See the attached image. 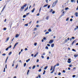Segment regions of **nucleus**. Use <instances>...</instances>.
<instances>
[{"label":"nucleus","instance_id":"nucleus-48","mask_svg":"<svg viewBox=\"0 0 78 78\" xmlns=\"http://www.w3.org/2000/svg\"><path fill=\"white\" fill-rule=\"evenodd\" d=\"M38 77H39V78H41V75H38Z\"/></svg>","mask_w":78,"mask_h":78},{"label":"nucleus","instance_id":"nucleus-60","mask_svg":"<svg viewBox=\"0 0 78 78\" xmlns=\"http://www.w3.org/2000/svg\"><path fill=\"white\" fill-rule=\"evenodd\" d=\"M73 20V19H70V22H72V21Z\"/></svg>","mask_w":78,"mask_h":78},{"label":"nucleus","instance_id":"nucleus-44","mask_svg":"<svg viewBox=\"0 0 78 78\" xmlns=\"http://www.w3.org/2000/svg\"><path fill=\"white\" fill-rule=\"evenodd\" d=\"M55 11H53L52 12V14H55Z\"/></svg>","mask_w":78,"mask_h":78},{"label":"nucleus","instance_id":"nucleus-38","mask_svg":"<svg viewBox=\"0 0 78 78\" xmlns=\"http://www.w3.org/2000/svg\"><path fill=\"white\" fill-rule=\"evenodd\" d=\"M75 76H76V75H73V78H75Z\"/></svg>","mask_w":78,"mask_h":78},{"label":"nucleus","instance_id":"nucleus-28","mask_svg":"<svg viewBox=\"0 0 78 78\" xmlns=\"http://www.w3.org/2000/svg\"><path fill=\"white\" fill-rule=\"evenodd\" d=\"M51 47H54V44H53L51 45Z\"/></svg>","mask_w":78,"mask_h":78},{"label":"nucleus","instance_id":"nucleus-53","mask_svg":"<svg viewBox=\"0 0 78 78\" xmlns=\"http://www.w3.org/2000/svg\"><path fill=\"white\" fill-rule=\"evenodd\" d=\"M61 73H59L58 74V75H61Z\"/></svg>","mask_w":78,"mask_h":78},{"label":"nucleus","instance_id":"nucleus-56","mask_svg":"<svg viewBox=\"0 0 78 78\" xmlns=\"http://www.w3.org/2000/svg\"><path fill=\"white\" fill-rule=\"evenodd\" d=\"M56 65V66H59V63H57V64L56 65Z\"/></svg>","mask_w":78,"mask_h":78},{"label":"nucleus","instance_id":"nucleus-14","mask_svg":"<svg viewBox=\"0 0 78 78\" xmlns=\"http://www.w3.org/2000/svg\"><path fill=\"white\" fill-rule=\"evenodd\" d=\"M54 71H55V69H53L52 71H51V73H53V72H54Z\"/></svg>","mask_w":78,"mask_h":78},{"label":"nucleus","instance_id":"nucleus-49","mask_svg":"<svg viewBox=\"0 0 78 78\" xmlns=\"http://www.w3.org/2000/svg\"><path fill=\"white\" fill-rule=\"evenodd\" d=\"M50 5H48V8L49 9L50 8Z\"/></svg>","mask_w":78,"mask_h":78},{"label":"nucleus","instance_id":"nucleus-30","mask_svg":"<svg viewBox=\"0 0 78 78\" xmlns=\"http://www.w3.org/2000/svg\"><path fill=\"white\" fill-rule=\"evenodd\" d=\"M30 72V70H28V71H27V75H28V73Z\"/></svg>","mask_w":78,"mask_h":78},{"label":"nucleus","instance_id":"nucleus-17","mask_svg":"<svg viewBox=\"0 0 78 78\" xmlns=\"http://www.w3.org/2000/svg\"><path fill=\"white\" fill-rule=\"evenodd\" d=\"M48 6V4H46L45 5H44V7H46Z\"/></svg>","mask_w":78,"mask_h":78},{"label":"nucleus","instance_id":"nucleus-33","mask_svg":"<svg viewBox=\"0 0 78 78\" xmlns=\"http://www.w3.org/2000/svg\"><path fill=\"white\" fill-rule=\"evenodd\" d=\"M69 20V18H67L66 19V21H68V20Z\"/></svg>","mask_w":78,"mask_h":78},{"label":"nucleus","instance_id":"nucleus-45","mask_svg":"<svg viewBox=\"0 0 78 78\" xmlns=\"http://www.w3.org/2000/svg\"><path fill=\"white\" fill-rule=\"evenodd\" d=\"M45 48L46 49H48V46H46V48Z\"/></svg>","mask_w":78,"mask_h":78},{"label":"nucleus","instance_id":"nucleus-11","mask_svg":"<svg viewBox=\"0 0 78 78\" xmlns=\"http://www.w3.org/2000/svg\"><path fill=\"white\" fill-rule=\"evenodd\" d=\"M71 2L72 3H73V2L75 3V0H71Z\"/></svg>","mask_w":78,"mask_h":78},{"label":"nucleus","instance_id":"nucleus-47","mask_svg":"<svg viewBox=\"0 0 78 78\" xmlns=\"http://www.w3.org/2000/svg\"><path fill=\"white\" fill-rule=\"evenodd\" d=\"M45 70H44V72L43 73V75H44V74H45Z\"/></svg>","mask_w":78,"mask_h":78},{"label":"nucleus","instance_id":"nucleus-25","mask_svg":"<svg viewBox=\"0 0 78 78\" xmlns=\"http://www.w3.org/2000/svg\"><path fill=\"white\" fill-rule=\"evenodd\" d=\"M56 65H55L54 66V68L53 69H55V67H56Z\"/></svg>","mask_w":78,"mask_h":78},{"label":"nucleus","instance_id":"nucleus-2","mask_svg":"<svg viewBox=\"0 0 78 78\" xmlns=\"http://www.w3.org/2000/svg\"><path fill=\"white\" fill-rule=\"evenodd\" d=\"M58 3V1H55L53 4H52V7H55V6L56 5V3Z\"/></svg>","mask_w":78,"mask_h":78},{"label":"nucleus","instance_id":"nucleus-10","mask_svg":"<svg viewBox=\"0 0 78 78\" xmlns=\"http://www.w3.org/2000/svg\"><path fill=\"white\" fill-rule=\"evenodd\" d=\"M18 36H19V35L18 34H16L15 36V37H18Z\"/></svg>","mask_w":78,"mask_h":78},{"label":"nucleus","instance_id":"nucleus-1","mask_svg":"<svg viewBox=\"0 0 78 78\" xmlns=\"http://www.w3.org/2000/svg\"><path fill=\"white\" fill-rule=\"evenodd\" d=\"M27 4H25L23 5V6L21 7V9H20V11H22V9H24V7H26L27 6Z\"/></svg>","mask_w":78,"mask_h":78},{"label":"nucleus","instance_id":"nucleus-6","mask_svg":"<svg viewBox=\"0 0 78 78\" xmlns=\"http://www.w3.org/2000/svg\"><path fill=\"white\" fill-rule=\"evenodd\" d=\"M35 8H33L31 11L33 13L34 12V10H35Z\"/></svg>","mask_w":78,"mask_h":78},{"label":"nucleus","instance_id":"nucleus-27","mask_svg":"<svg viewBox=\"0 0 78 78\" xmlns=\"http://www.w3.org/2000/svg\"><path fill=\"white\" fill-rule=\"evenodd\" d=\"M26 65H27V63H24V67H25Z\"/></svg>","mask_w":78,"mask_h":78},{"label":"nucleus","instance_id":"nucleus-7","mask_svg":"<svg viewBox=\"0 0 78 78\" xmlns=\"http://www.w3.org/2000/svg\"><path fill=\"white\" fill-rule=\"evenodd\" d=\"M74 56L75 58H76V57H78V54L75 55H74Z\"/></svg>","mask_w":78,"mask_h":78},{"label":"nucleus","instance_id":"nucleus-43","mask_svg":"<svg viewBox=\"0 0 78 78\" xmlns=\"http://www.w3.org/2000/svg\"><path fill=\"white\" fill-rule=\"evenodd\" d=\"M67 9H69V8L67 7L65 8V10H67Z\"/></svg>","mask_w":78,"mask_h":78},{"label":"nucleus","instance_id":"nucleus-20","mask_svg":"<svg viewBox=\"0 0 78 78\" xmlns=\"http://www.w3.org/2000/svg\"><path fill=\"white\" fill-rule=\"evenodd\" d=\"M42 9V7H41L39 10V12H41V9Z\"/></svg>","mask_w":78,"mask_h":78},{"label":"nucleus","instance_id":"nucleus-58","mask_svg":"<svg viewBox=\"0 0 78 78\" xmlns=\"http://www.w3.org/2000/svg\"><path fill=\"white\" fill-rule=\"evenodd\" d=\"M14 61L13 62V63L12 64V67H14Z\"/></svg>","mask_w":78,"mask_h":78},{"label":"nucleus","instance_id":"nucleus-41","mask_svg":"<svg viewBox=\"0 0 78 78\" xmlns=\"http://www.w3.org/2000/svg\"><path fill=\"white\" fill-rule=\"evenodd\" d=\"M65 42H67V39H66L65 40Z\"/></svg>","mask_w":78,"mask_h":78},{"label":"nucleus","instance_id":"nucleus-52","mask_svg":"<svg viewBox=\"0 0 78 78\" xmlns=\"http://www.w3.org/2000/svg\"><path fill=\"white\" fill-rule=\"evenodd\" d=\"M37 30V28H34V31H36V30Z\"/></svg>","mask_w":78,"mask_h":78},{"label":"nucleus","instance_id":"nucleus-19","mask_svg":"<svg viewBox=\"0 0 78 78\" xmlns=\"http://www.w3.org/2000/svg\"><path fill=\"white\" fill-rule=\"evenodd\" d=\"M9 37H8L6 39V42H7V41H8L9 40Z\"/></svg>","mask_w":78,"mask_h":78},{"label":"nucleus","instance_id":"nucleus-34","mask_svg":"<svg viewBox=\"0 0 78 78\" xmlns=\"http://www.w3.org/2000/svg\"><path fill=\"white\" fill-rule=\"evenodd\" d=\"M23 18H25V17H26V15H24L23 16Z\"/></svg>","mask_w":78,"mask_h":78},{"label":"nucleus","instance_id":"nucleus-23","mask_svg":"<svg viewBox=\"0 0 78 78\" xmlns=\"http://www.w3.org/2000/svg\"><path fill=\"white\" fill-rule=\"evenodd\" d=\"M47 67H47V66H46L44 68V70H46L47 69Z\"/></svg>","mask_w":78,"mask_h":78},{"label":"nucleus","instance_id":"nucleus-51","mask_svg":"<svg viewBox=\"0 0 78 78\" xmlns=\"http://www.w3.org/2000/svg\"><path fill=\"white\" fill-rule=\"evenodd\" d=\"M8 57L5 60V63L6 62V61H7V60L8 59Z\"/></svg>","mask_w":78,"mask_h":78},{"label":"nucleus","instance_id":"nucleus-46","mask_svg":"<svg viewBox=\"0 0 78 78\" xmlns=\"http://www.w3.org/2000/svg\"><path fill=\"white\" fill-rule=\"evenodd\" d=\"M41 70H42L41 69H40L38 70V72H41Z\"/></svg>","mask_w":78,"mask_h":78},{"label":"nucleus","instance_id":"nucleus-32","mask_svg":"<svg viewBox=\"0 0 78 78\" xmlns=\"http://www.w3.org/2000/svg\"><path fill=\"white\" fill-rule=\"evenodd\" d=\"M11 53H12V52H10L9 53V55H11Z\"/></svg>","mask_w":78,"mask_h":78},{"label":"nucleus","instance_id":"nucleus-61","mask_svg":"<svg viewBox=\"0 0 78 78\" xmlns=\"http://www.w3.org/2000/svg\"><path fill=\"white\" fill-rule=\"evenodd\" d=\"M41 58H42V59H44V56H41Z\"/></svg>","mask_w":78,"mask_h":78},{"label":"nucleus","instance_id":"nucleus-5","mask_svg":"<svg viewBox=\"0 0 78 78\" xmlns=\"http://www.w3.org/2000/svg\"><path fill=\"white\" fill-rule=\"evenodd\" d=\"M5 8H6V5H5L4 6V7L3 8L1 12H3V10H4V9H5Z\"/></svg>","mask_w":78,"mask_h":78},{"label":"nucleus","instance_id":"nucleus-15","mask_svg":"<svg viewBox=\"0 0 78 78\" xmlns=\"http://www.w3.org/2000/svg\"><path fill=\"white\" fill-rule=\"evenodd\" d=\"M18 42H16L14 45L15 47H16V46L17 45V44H18Z\"/></svg>","mask_w":78,"mask_h":78},{"label":"nucleus","instance_id":"nucleus-29","mask_svg":"<svg viewBox=\"0 0 78 78\" xmlns=\"http://www.w3.org/2000/svg\"><path fill=\"white\" fill-rule=\"evenodd\" d=\"M49 33V32H47L45 33V34H48Z\"/></svg>","mask_w":78,"mask_h":78},{"label":"nucleus","instance_id":"nucleus-31","mask_svg":"<svg viewBox=\"0 0 78 78\" xmlns=\"http://www.w3.org/2000/svg\"><path fill=\"white\" fill-rule=\"evenodd\" d=\"M8 49H9V48L8 47L7 48H6V49H5V50L6 51H8Z\"/></svg>","mask_w":78,"mask_h":78},{"label":"nucleus","instance_id":"nucleus-35","mask_svg":"<svg viewBox=\"0 0 78 78\" xmlns=\"http://www.w3.org/2000/svg\"><path fill=\"white\" fill-rule=\"evenodd\" d=\"M12 46L11 45H10L8 47V48H11V47H12Z\"/></svg>","mask_w":78,"mask_h":78},{"label":"nucleus","instance_id":"nucleus-50","mask_svg":"<svg viewBox=\"0 0 78 78\" xmlns=\"http://www.w3.org/2000/svg\"><path fill=\"white\" fill-rule=\"evenodd\" d=\"M52 68H53V66H51V69H50V70L51 71V70H52Z\"/></svg>","mask_w":78,"mask_h":78},{"label":"nucleus","instance_id":"nucleus-4","mask_svg":"<svg viewBox=\"0 0 78 78\" xmlns=\"http://www.w3.org/2000/svg\"><path fill=\"white\" fill-rule=\"evenodd\" d=\"M53 42V40H51L49 41V44H51V43H52Z\"/></svg>","mask_w":78,"mask_h":78},{"label":"nucleus","instance_id":"nucleus-13","mask_svg":"<svg viewBox=\"0 0 78 78\" xmlns=\"http://www.w3.org/2000/svg\"><path fill=\"white\" fill-rule=\"evenodd\" d=\"M30 61V58H29L28 60H26V62H28V61Z\"/></svg>","mask_w":78,"mask_h":78},{"label":"nucleus","instance_id":"nucleus-12","mask_svg":"<svg viewBox=\"0 0 78 78\" xmlns=\"http://www.w3.org/2000/svg\"><path fill=\"white\" fill-rule=\"evenodd\" d=\"M75 15H76V17H78V12H76Z\"/></svg>","mask_w":78,"mask_h":78},{"label":"nucleus","instance_id":"nucleus-16","mask_svg":"<svg viewBox=\"0 0 78 78\" xmlns=\"http://www.w3.org/2000/svg\"><path fill=\"white\" fill-rule=\"evenodd\" d=\"M75 41H76V40H74V41L72 43V45H73V44H74L75 42Z\"/></svg>","mask_w":78,"mask_h":78},{"label":"nucleus","instance_id":"nucleus-63","mask_svg":"<svg viewBox=\"0 0 78 78\" xmlns=\"http://www.w3.org/2000/svg\"><path fill=\"white\" fill-rule=\"evenodd\" d=\"M49 57H48L47 58V59H48V60L49 59Z\"/></svg>","mask_w":78,"mask_h":78},{"label":"nucleus","instance_id":"nucleus-3","mask_svg":"<svg viewBox=\"0 0 78 78\" xmlns=\"http://www.w3.org/2000/svg\"><path fill=\"white\" fill-rule=\"evenodd\" d=\"M67 62H68V63H70V62H71V59L69 58L67 61Z\"/></svg>","mask_w":78,"mask_h":78},{"label":"nucleus","instance_id":"nucleus-18","mask_svg":"<svg viewBox=\"0 0 78 78\" xmlns=\"http://www.w3.org/2000/svg\"><path fill=\"white\" fill-rule=\"evenodd\" d=\"M35 67H36V66H34L32 67V69H35Z\"/></svg>","mask_w":78,"mask_h":78},{"label":"nucleus","instance_id":"nucleus-24","mask_svg":"<svg viewBox=\"0 0 78 78\" xmlns=\"http://www.w3.org/2000/svg\"><path fill=\"white\" fill-rule=\"evenodd\" d=\"M48 18H49V17L48 16H47L46 17V19L47 20H48Z\"/></svg>","mask_w":78,"mask_h":78},{"label":"nucleus","instance_id":"nucleus-42","mask_svg":"<svg viewBox=\"0 0 78 78\" xmlns=\"http://www.w3.org/2000/svg\"><path fill=\"white\" fill-rule=\"evenodd\" d=\"M5 55H6V54L5 53L3 54H2V56H5Z\"/></svg>","mask_w":78,"mask_h":78},{"label":"nucleus","instance_id":"nucleus-37","mask_svg":"<svg viewBox=\"0 0 78 78\" xmlns=\"http://www.w3.org/2000/svg\"><path fill=\"white\" fill-rule=\"evenodd\" d=\"M28 23L26 24L25 25V26H26L27 27H28Z\"/></svg>","mask_w":78,"mask_h":78},{"label":"nucleus","instance_id":"nucleus-26","mask_svg":"<svg viewBox=\"0 0 78 78\" xmlns=\"http://www.w3.org/2000/svg\"><path fill=\"white\" fill-rule=\"evenodd\" d=\"M37 43H35L34 44V46H36L37 45Z\"/></svg>","mask_w":78,"mask_h":78},{"label":"nucleus","instance_id":"nucleus-54","mask_svg":"<svg viewBox=\"0 0 78 78\" xmlns=\"http://www.w3.org/2000/svg\"><path fill=\"white\" fill-rule=\"evenodd\" d=\"M72 65H69V67H72Z\"/></svg>","mask_w":78,"mask_h":78},{"label":"nucleus","instance_id":"nucleus-55","mask_svg":"<svg viewBox=\"0 0 78 78\" xmlns=\"http://www.w3.org/2000/svg\"><path fill=\"white\" fill-rule=\"evenodd\" d=\"M71 39H75V37H72Z\"/></svg>","mask_w":78,"mask_h":78},{"label":"nucleus","instance_id":"nucleus-40","mask_svg":"<svg viewBox=\"0 0 78 78\" xmlns=\"http://www.w3.org/2000/svg\"><path fill=\"white\" fill-rule=\"evenodd\" d=\"M72 51H76V50H75L74 49H73Z\"/></svg>","mask_w":78,"mask_h":78},{"label":"nucleus","instance_id":"nucleus-8","mask_svg":"<svg viewBox=\"0 0 78 78\" xmlns=\"http://www.w3.org/2000/svg\"><path fill=\"white\" fill-rule=\"evenodd\" d=\"M37 55H38V52H37V53L34 55V57L35 58V57H36Z\"/></svg>","mask_w":78,"mask_h":78},{"label":"nucleus","instance_id":"nucleus-64","mask_svg":"<svg viewBox=\"0 0 78 78\" xmlns=\"http://www.w3.org/2000/svg\"><path fill=\"white\" fill-rule=\"evenodd\" d=\"M37 16H39V14L38 13L37 14Z\"/></svg>","mask_w":78,"mask_h":78},{"label":"nucleus","instance_id":"nucleus-9","mask_svg":"<svg viewBox=\"0 0 78 78\" xmlns=\"http://www.w3.org/2000/svg\"><path fill=\"white\" fill-rule=\"evenodd\" d=\"M28 6H27V7L24 10V11L25 12L26 11H27V10H28Z\"/></svg>","mask_w":78,"mask_h":78},{"label":"nucleus","instance_id":"nucleus-21","mask_svg":"<svg viewBox=\"0 0 78 78\" xmlns=\"http://www.w3.org/2000/svg\"><path fill=\"white\" fill-rule=\"evenodd\" d=\"M53 12V9H51L49 11V12Z\"/></svg>","mask_w":78,"mask_h":78},{"label":"nucleus","instance_id":"nucleus-57","mask_svg":"<svg viewBox=\"0 0 78 78\" xmlns=\"http://www.w3.org/2000/svg\"><path fill=\"white\" fill-rule=\"evenodd\" d=\"M47 46H48V47H50V45L49 44H47Z\"/></svg>","mask_w":78,"mask_h":78},{"label":"nucleus","instance_id":"nucleus-59","mask_svg":"<svg viewBox=\"0 0 78 78\" xmlns=\"http://www.w3.org/2000/svg\"><path fill=\"white\" fill-rule=\"evenodd\" d=\"M32 21H30L29 23V24H31V23H32Z\"/></svg>","mask_w":78,"mask_h":78},{"label":"nucleus","instance_id":"nucleus-22","mask_svg":"<svg viewBox=\"0 0 78 78\" xmlns=\"http://www.w3.org/2000/svg\"><path fill=\"white\" fill-rule=\"evenodd\" d=\"M48 31H49V32H51V29H48Z\"/></svg>","mask_w":78,"mask_h":78},{"label":"nucleus","instance_id":"nucleus-36","mask_svg":"<svg viewBox=\"0 0 78 78\" xmlns=\"http://www.w3.org/2000/svg\"><path fill=\"white\" fill-rule=\"evenodd\" d=\"M3 29L4 30H6V27H4V28H3Z\"/></svg>","mask_w":78,"mask_h":78},{"label":"nucleus","instance_id":"nucleus-62","mask_svg":"<svg viewBox=\"0 0 78 78\" xmlns=\"http://www.w3.org/2000/svg\"><path fill=\"white\" fill-rule=\"evenodd\" d=\"M4 72H5V68H4V69L3 71Z\"/></svg>","mask_w":78,"mask_h":78},{"label":"nucleus","instance_id":"nucleus-39","mask_svg":"<svg viewBox=\"0 0 78 78\" xmlns=\"http://www.w3.org/2000/svg\"><path fill=\"white\" fill-rule=\"evenodd\" d=\"M18 67V64H17V65L16 66V69H17Z\"/></svg>","mask_w":78,"mask_h":78}]
</instances>
